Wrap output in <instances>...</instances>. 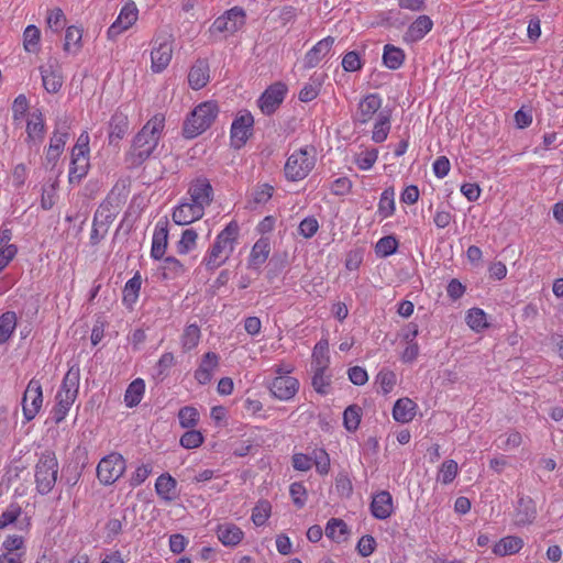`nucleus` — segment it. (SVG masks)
<instances>
[{
	"instance_id": "1",
	"label": "nucleus",
	"mask_w": 563,
	"mask_h": 563,
	"mask_svg": "<svg viewBox=\"0 0 563 563\" xmlns=\"http://www.w3.org/2000/svg\"><path fill=\"white\" fill-rule=\"evenodd\" d=\"M165 126V117L157 113L152 117L134 136L132 146L126 154V162L132 167L143 164L158 145Z\"/></svg>"
},
{
	"instance_id": "2",
	"label": "nucleus",
	"mask_w": 563,
	"mask_h": 563,
	"mask_svg": "<svg viewBox=\"0 0 563 563\" xmlns=\"http://www.w3.org/2000/svg\"><path fill=\"white\" fill-rule=\"evenodd\" d=\"M240 233L238 222L231 221L218 235L203 262L210 269L224 264L234 251Z\"/></svg>"
},
{
	"instance_id": "3",
	"label": "nucleus",
	"mask_w": 563,
	"mask_h": 563,
	"mask_svg": "<svg viewBox=\"0 0 563 563\" xmlns=\"http://www.w3.org/2000/svg\"><path fill=\"white\" fill-rule=\"evenodd\" d=\"M58 461L52 450L43 451L34 467V478L36 492L41 495L49 494L57 482Z\"/></svg>"
},
{
	"instance_id": "4",
	"label": "nucleus",
	"mask_w": 563,
	"mask_h": 563,
	"mask_svg": "<svg viewBox=\"0 0 563 563\" xmlns=\"http://www.w3.org/2000/svg\"><path fill=\"white\" fill-rule=\"evenodd\" d=\"M219 113L214 101H205L198 104L187 117L183 126V135L194 139L211 126Z\"/></svg>"
},
{
	"instance_id": "5",
	"label": "nucleus",
	"mask_w": 563,
	"mask_h": 563,
	"mask_svg": "<svg viewBox=\"0 0 563 563\" xmlns=\"http://www.w3.org/2000/svg\"><path fill=\"white\" fill-rule=\"evenodd\" d=\"M314 152L313 147H302L290 154L284 167L286 178L291 181L306 178L314 168Z\"/></svg>"
},
{
	"instance_id": "6",
	"label": "nucleus",
	"mask_w": 563,
	"mask_h": 563,
	"mask_svg": "<svg viewBox=\"0 0 563 563\" xmlns=\"http://www.w3.org/2000/svg\"><path fill=\"white\" fill-rule=\"evenodd\" d=\"M173 56V40L167 32H158L153 38L151 52V69L153 73H162L170 63Z\"/></svg>"
},
{
	"instance_id": "7",
	"label": "nucleus",
	"mask_w": 563,
	"mask_h": 563,
	"mask_svg": "<svg viewBox=\"0 0 563 563\" xmlns=\"http://www.w3.org/2000/svg\"><path fill=\"white\" fill-rule=\"evenodd\" d=\"M89 148L88 135L81 134L71 151V162L69 166V183H79L89 169Z\"/></svg>"
},
{
	"instance_id": "8",
	"label": "nucleus",
	"mask_w": 563,
	"mask_h": 563,
	"mask_svg": "<svg viewBox=\"0 0 563 563\" xmlns=\"http://www.w3.org/2000/svg\"><path fill=\"white\" fill-rule=\"evenodd\" d=\"M126 463L119 453H111L102 457L97 466V476L101 484L112 485L125 472Z\"/></svg>"
},
{
	"instance_id": "9",
	"label": "nucleus",
	"mask_w": 563,
	"mask_h": 563,
	"mask_svg": "<svg viewBox=\"0 0 563 563\" xmlns=\"http://www.w3.org/2000/svg\"><path fill=\"white\" fill-rule=\"evenodd\" d=\"M43 405V391L41 382L32 378L22 398V411L25 422L32 421L40 412Z\"/></svg>"
},
{
	"instance_id": "10",
	"label": "nucleus",
	"mask_w": 563,
	"mask_h": 563,
	"mask_svg": "<svg viewBox=\"0 0 563 563\" xmlns=\"http://www.w3.org/2000/svg\"><path fill=\"white\" fill-rule=\"evenodd\" d=\"M287 90V86L282 81H277L266 88L257 100L261 111L266 115L273 114L283 103Z\"/></svg>"
},
{
	"instance_id": "11",
	"label": "nucleus",
	"mask_w": 563,
	"mask_h": 563,
	"mask_svg": "<svg viewBox=\"0 0 563 563\" xmlns=\"http://www.w3.org/2000/svg\"><path fill=\"white\" fill-rule=\"evenodd\" d=\"M245 24V12L239 7H234L218 16L211 25V31L218 33L233 34Z\"/></svg>"
},
{
	"instance_id": "12",
	"label": "nucleus",
	"mask_w": 563,
	"mask_h": 563,
	"mask_svg": "<svg viewBox=\"0 0 563 563\" xmlns=\"http://www.w3.org/2000/svg\"><path fill=\"white\" fill-rule=\"evenodd\" d=\"M113 219L114 217L110 211L109 203H101L93 217L92 229L89 239L91 245H98L104 239L108 233L109 225L112 223Z\"/></svg>"
},
{
	"instance_id": "13",
	"label": "nucleus",
	"mask_w": 563,
	"mask_h": 563,
	"mask_svg": "<svg viewBox=\"0 0 563 563\" xmlns=\"http://www.w3.org/2000/svg\"><path fill=\"white\" fill-rule=\"evenodd\" d=\"M80 380V369L78 365H73L67 371L59 390L56 394V400L63 399L66 405H71L77 398Z\"/></svg>"
},
{
	"instance_id": "14",
	"label": "nucleus",
	"mask_w": 563,
	"mask_h": 563,
	"mask_svg": "<svg viewBox=\"0 0 563 563\" xmlns=\"http://www.w3.org/2000/svg\"><path fill=\"white\" fill-rule=\"evenodd\" d=\"M189 200L199 206L201 209H206L213 201V188L206 177H197L194 179L188 187Z\"/></svg>"
},
{
	"instance_id": "15",
	"label": "nucleus",
	"mask_w": 563,
	"mask_h": 563,
	"mask_svg": "<svg viewBox=\"0 0 563 563\" xmlns=\"http://www.w3.org/2000/svg\"><path fill=\"white\" fill-rule=\"evenodd\" d=\"M254 118L249 111L240 112L231 125V140L235 147H241L252 135Z\"/></svg>"
},
{
	"instance_id": "16",
	"label": "nucleus",
	"mask_w": 563,
	"mask_h": 563,
	"mask_svg": "<svg viewBox=\"0 0 563 563\" xmlns=\"http://www.w3.org/2000/svg\"><path fill=\"white\" fill-rule=\"evenodd\" d=\"M137 8L134 2H128L121 9L117 20L108 29L109 40H115L122 32L131 27L137 20Z\"/></svg>"
},
{
	"instance_id": "17",
	"label": "nucleus",
	"mask_w": 563,
	"mask_h": 563,
	"mask_svg": "<svg viewBox=\"0 0 563 563\" xmlns=\"http://www.w3.org/2000/svg\"><path fill=\"white\" fill-rule=\"evenodd\" d=\"M299 380L292 376H276L268 388L272 396L278 400L287 401L292 399L299 390Z\"/></svg>"
},
{
	"instance_id": "18",
	"label": "nucleus",
	"mask_w": 563,
	"mask_h": 563,
	"mask_svg": "<svg viewBox=\"0 0 563 563\" xmlns=\"http://www.w3.org/2000/svg\"><path fill=\"white\" fill-rule=\"evenodd\" d=\"M383 100L377 93H369L362 98L357 104L356 112L354 114L355 122L361 124L368 123L374 114L382 108Z\"/></svg>"
},
{
	"instance_id": "19",
	"label": "nucleus",
	"mask_w": 563,
	"mask_h": 563,
	"mask_svg": "<svg viewBox=\"0 0 563 563\" xmlns=\"http://www.w3.org/2000/svg\"><path fill=\"white\" fill-rule=\"evenodd\" d=\"M205 210L192 201H184L175 207L173 221L178 225H187L203 217Z\"/></svg>"
},
{
	"instance_id": "20",
	"label": "nucleus",
	"mask_w": 563,
	"mask_h": 563,
	"mask_svg": "<svg viewBox=\"0 0 563 563\" xmlns=\"http://www.w3.org/2000/svg\"><path fill=\"white\" fill-rule=\"evenodd\" d=\"M371 514L374 518L385 520L394 511L393 496L387 490H380L373 496L371 503Z\"/></svg>"
},
{
	"instance_id": "21",
	"label": "nucleus",
	"mask_w": 563,
	"mask_h": 563,
	"mask_svg": "<svg viewBox=\"0 0 563 563\" xmlns=\"http://www.w3.org/2000/svg\"><path fill=\"white\" fill-rule=\"evenodd\" d=\"M334 41V37L327 36L309 49L303 58L305 68L310 69L318 66L319 63L330 53Z\"/></svg>"
},
{
	"instance_id": "22",
	"label": "nucleus",
	"mask_w": 563,
	"mask_h": 563,
	"mask_svg": "<svg viewBox=\"0 0 563 563\" xmlns=\"http://www.w3.org/2000/svg\"><path fill=\"white\" fill-rule=\"evenodd\" d=\"M537 518V507L534 500L529 496H519L516 510L515 523L517 526H527Z\"/></svg>"
},
{
	"instance_id": "23",
	"label": "nucleus",
	"mask_w": 563,
	"mask_h": 563,
	"mask_svg": "<svg viewBox=\"0 0 563 563\" xmlns=\"http://www.w3.org/2000/svg\"><path fill=\"white\" fill-rule=\"evenodd\" d=\"M219 366V356L214 352H207L198 368L195 371V378L200 385L211 382L214 369Z\"/></svg>"
},
{
	"instance_id": "24",
	"label": "nucleus",
	"mask_w": 563,
	"mask_h": 563,
	"mask_svg": "<svg viewBox=\"0 0 563 563\" xmlns=\"http://www.w3.org/2000/svg\"><path fill=\"white\" fill-rule=\"evenodd\" d=\"M433 27V22L428 15H419L407 29L404 40L416 43L422 40Z\"/></svg>"
},
{
	"instance_id": "25",
	"label": "nucleus",
	"mask_w": 563,
	"mask_h": 563,
	"mask_svg": "<svg viewBox=\"0 0 563 563\" xmlns=\"http://www.w3.org/2000/svg\"><path fill=\"white\" fill-rule=\"evenodd\" d=\"M27 143L41 144L45 136V121L43 114L40 111L31 113L30 119L26 123Z\"/></svg>"
},
{
	"instance_id": "26",
	"label": "nucleus",
	"mask_w": 563,
	"mask_h": 563,
	"mask_svg": "<svg viewBox=\"0 0 563 563\" xmlns=\"http://www.w3.org/2000/svg\"><path fill=\"white\" fill-rule=\"evenodd\" d=\"M168 241V229L166 222H158L155 227L153 239H152V247H151V256L154 260L163 258Z\"/></svg>"
},
{
	"instance_id": "27",
	"label": "nucleus",
	"mask_w": 563,
	"mask_h": 563,
	"mask_svg": "<svg viewBox=\"0 0 563 563\" xmlns=\"http://www.w3.org/2000/svg\"><path fill=\"white\" fill-rule=\"evenodd\" d=\"M217 536L223 545L235 547L243 540L244 532L236 525L228 522L218 526Z\"/></svg>"
},
{
	"instance_id": "28",
	"label": "nucleus",
	"mask_w": 563,
	"mask_h": 563,
	"mask_svg": "<svg viewBox=\"0 0 563 563\" xmlns=\"http://www.w3.org/2000/svg\"><path fill=\"white\" fill-rule=\"evenodd\" d=\"M177 482L168 473L162 474L156 478L155 492L165 501H172L177 497Z\"/></svg>"
},
{
	"instance_id": "29",
	"label": "nucleus",
	"mask_w": 563,
	"mask_h": 563,
	"mask_svg": "<svg viewBox=\"0 0 563 563\" xmlns=\"http://www.w3.org/2000/svg\"><path fill=\"white\" fill-rule=\"evenodd\" d=\"M40 73L44 89L49 93H56L63 86L62 74L53 67V65H44L40 67Z\"/></svg>"
},
{
	"instance_id": "30",
	"label": "nucleus",
	"mask_w": 563,
	"mask_h": 563,
	"mask_svg": "<svg viewBox=\"0 0 563 563\" xmlns=\"http://www.w3.org/2000/svg\"><path fill=\"white\" fill-rule=\"evenodd\" d=\"M129 131V119L122 112H115L109 123L110 144L122 140Z\"/></svg>"
},
{
	"instance_id": "31",
	"label": "nucleus",
	"mask_w": 563,
	"mask_h": 563,
	"mask_svg": "<svg viewBox=\"0 0 563 563\" xmlns=\"http://www.w3.org/2000/svg\"><path fill=\"white\" fill-rule=\"evenodd\" d=\"M271 245L268 239H258L252 247L249 267L258 269L268 258Z\"/></svg>"
},
{
	"instance_id": "32",
	"label": "nucleus",
	"mask_w": 563,
	"mask_h": 563,
	"mask_svg": "<svg viewBox=\"0 0 563 563\" xmlns=\"http://www.w3.org/2000/svg\"><path fill=\"white\" fill-rule=\"evenodd\" d=\"M209 81V66L206 60H198L189 70L188 82L195 90L201 89Z\"/></svg>"
},
{
	"instance_id": "33",
	"label": "nucleus",
	"mask_w": 563,
	"mask_h": 563,
	"mask_svg": "<svg viewBox=\"0 0 563 563\" xmlns=\"http://www.w3.org/2000/svg\"><path fill=\"white\" fill-rule=\"evenodd\" d=\"M417 405L409 398L398 399L393 408V417L401 423L410 422L416 416Z\"/></svg>"
},
{
	"instance_id": "34",
	"label": "nucleus",
	"mask_w": 563,
	"mask_h": 563,
	"mask_svg": "<svg viewBox=\"0 0 563 563\" xmlns=\"http://www.w3.org/2000/svg\"><path fill=\"white\" fill-rule=\"evenodd\" d=\"M523 547V540L517 536H508L500 539L493 548V552L498 556L512 555L518 553Z\"/></svg>"
},
{
	"instance_id": "35",
	"label": "nucleus",
	"mask_w": 563,
	"mask_h": 563,
	"mask_svg": "<svg viewBox=\"0 0 563 563\" xmlns=\"http://www.w3.org/2000/svg\"><path fill=\"white\" fill-rule=\"evenodd\" d=\"M390 111L383 110L378 112L377 120L374 124L373 133H372V140L375 143H382L384 142L388 133L390 131Z\"/></svg>"
},
{
	"instance_id": "36",
	"label": "nucleus",
	"mask_w": 563,
	"mask_h": 563,
	"mask_svg": "<svg viewBox=\"0 0 563 563\" xmlns=\"http://www.w3.org/2000/svg\"><path fill=\"white\" fill-rule=\"evenodd\" d=\"M142 285V278L139 272L130 278L123 288L122 301L128 308H132L139 299L140 290Z\"/></svg>"
},
{
	"instance_id": "37",
	"label": "nucleus",
	"mask_w": 563,
	"mask_h": 563,
	"mask_svg": "<svg viewBox=\"0 0 563 563\" xmlns=\"http://www.w3.org/2000/svg\"><path fill=\"white\" fill-rule=\"evenodd\" d=\"M328 366L324 361L318 362V366H313L312 387L320 395H327L331 385V377L325 374Z\"/></svg>"
},
{
	"instance_id": "38",
	"label": "nucleus",
	"mask_w": 563,
	"mask_h": 563,
	"mask_svg": "<svg viewBox=\"0 0 563 563\" xmlns=\"http://www.w3.org/2000/svg\"><path fill=\"white\" fill-rule=\"evenodd\" d=\"M325 536L334 542H343L350 533L347 525L339 518H331L324 529Z\"/></svg>"
},
{
	"instance_id": "39",
	"label": "nucleus",
	"mask_w": 563,
	"mask_h": 563,
	"mask_svg": "<svg viewBox=\"0 0 563 563\" xmlns=\"http://www.w3.org/2000/svg\"><path fill=\"white\" fill-rule=\"evenodd\" d=\"M81 29L75 25L68 26L65 33V41L63 45L64 52L70 55H76L81 48Z\"/></svg>"
},
{
	"instance_id": "40",
	"label": "nucleus",
	"mask_w": 563,
	"mask_h": 563,
	"mask_svg": "<svg viewBox=\"0 0 563 563\" xmlns=\"http://www.w3.org/2000/svg\"><path fill=\"white\" fill-rule=\"evenodd\" d=\"M145 383L142 378L134 379L126 388L124 394V402L126 407L133 408L137 406L144 395Z\"/></svg>"
},
{
	"instance_id": "41",
	"label": "nucleus",
	"mask_w": 563,
	"mask_h": 563,
	"mask_svg": "<svg viewBox=\"0 0 563 563\" xmlns=\"http://www.w3.org/2000/svg\"><path fill=\"white\" fill-rule=\"evenodd\" d=\"M405 62V53L401 48L391 44L384 47L383 63L389 69H398Z\"/></svg>"
},
{
	"instance_id": "42",
	"label": "nucleus",
	"mask_w": 563,
	"mask_h": 563,
	"mask_svg": "<svg viewBox=\"0 0 563 563\" xmlns=\"http://www.w3.org/2000/svg\"><path fill=\"white\" fill-rule=\"evenodd\" d=\"M323 76L316 74L310 77L309 82H307L302 89L299 91L298 98L301 102H309L316 99L320 92V88L322 85Z\"/></svg>"
},
{
	"instance_id": "43",
	"label": "nucleus",
	"mask_w": 563,
	"mask_h": 563,
	"mask_svg": "<svg viewBox=\"0 0 563 563\" xmlns=\"http://www.w3.org/2000/svg\"><path fill=\"white\" fill-rule=\"evenodd\" d=\"M395 212V191L393 187L386 188L378 202V213L383 219L389 218Z\"/></svg>"
},
{
	"instance_id": "44",
	"label": "nucleus",
	"mask_w": 563,
	"mask_h": 563,
	"mask_svg": "<svg viewBox=\"0 0 563 563\" xmlns=\"http://www.w3.org/2000/svg\"><path fill=\"white\" fill-rule=\"evenodd\" d=\"M16 325V314L7 311L0 316V344L5 343L12 335Z\"/></svg>"
},
{
	"instance_id": "45",
	"label": "nucleus",
	"mask_w": 563,
	"mask_h": 563,
	"mask_svg": "<svg viewBox=\"0 0 563 563\" xmlns=\"http://www.w3.org/2000/svg\"><path fill=\"white\" fill-rule=\"evenodd\" d=\"M41 31L35 25H27L23 32V46L29 53H36L40 48Z\"/></svg>"
},
{
	"instance_id": "46",
	"label": "nucleus",
	"mask_w": 563,
	"mask_h": 563,
	"mask_svg": "<svg viewBox=\"0 0 563 563\" xmlns=\"http://www.w3.org/2000/svg\"><path fill=\"white\" fill-rule=\"evenodd\" d=\"M200 329L197 324H189L181 334V347L185 352L195 349L200 341Z\"/></svg>"
},
{
	"instance_id": "47",
	"label": "nucleus",
	"mask_w": 563,
	"mask_h": 563,
	"mask_svg": "<svg viewBox=\"0 0 563 563\" xmlns=\"http://www.w3.org/2000/svg\"><path fill=\"white\" fill-rule=\"evenodd\" d=\"M466 323L474 331H481L488 327L487 316L483 309L472 308L466 316Z\"/></svg>"
},
{
	"instance_id": "48",
	"label": "nucleus",
	"mask_w": 563,
	"mask_h": 563,
	"mask_svg": "<svg viewBox=\"0 0 563 563\" xmlns=\"http://www.w3.org/2000/svg\"><path fill=\"white\" fill-rule=\"evenodd\" d=\"M398 240L394 235L383 236L375 245V252L379 257H387L397 252Z\"/></svg>"
},
{
	"instance_id": "49",
	"label": "nucleus",
	"mask_w": 563,
	"mask_h": 563,
	"mask_svg": "<svg viewBox=\"0 0 563 563\" xmlns=\"http://www.w3.org/2000/svg\"><path fill=\"white\" fill-rule=\"evenodd\" d=\"M362 409L357 405L349 406L343 412V423L347 431L357 430L361 422Z\"/></svg>"
},
{
	"instance_id": "50",
	"label": "nucleus",
	"mask_w": 563,
	"mask_h": 563,
	"mask_svg": "<svg viewBox=\"0 0 563 563\" xmlns=\"http://www.w3.org/2000/svg\"><path fill=\"white\" fill-rule=\"evenodd\" d=\"M68 135L69 134L67 125L65 123L57 124L53 132V135L49 139L48 147L63 153L65 144L68 140Z\"/></svg>"
},
{
	"instance_id": "51",
	"label": "nucleus",
	"mask_w": 563,
	"mask_h": 563,
	"mask_svg": "<svg viewBox=\"0 0 563 563\" xmlns=\"http://www.w3.org/2000/svg\"><path fill=\"white\" fill-rule=\"evenodd\" d=\"M198 234L194 229H186L177 243L178 254H187L197 245Z\"/></svg>"
},
{
	"instance_id": "52",
	"label": "nucleus",
	"mask_w": 563,
	"mask_h": 563,
	"mask_svg": "<svg viewBox=\"0 0 563 563\" xmlns=\"http://www.w3.org/2000/svg\"><path fill=\"white\" fill-rule=\"evenodd\" d=\"M457 463L454 460H446L442 463L439 470L438 481L444 485H448L454 481L457 475Z\"/></svg>"
},
{
	"instance_id": "53",
	"label": "nucleus",
	"mask_w": 563,
	"mask_h": 563,
	"mask_svg": "<svg viewBox=\"0 0 563 563\" xmlns=\"http://www.w3.org/2000/svg\"><path fill=\"white\" fill-rule=\"evenodd\" d=\"M199 412L195 407H183L178 412V420L181 428L189 429L198 423Z\"/></svg>"
},
{
	"instance_id": "54",
	"label": "nucleus",
	"mask_w": 563,
	"mask_h": 563,
	"mask_svg": "<svg viewBox=\"0 0 563 563\" xmlns=\"http://www.w3.org/2000/svg\"><path fill=\"white\" fill-rule=\"evenodd\" d=\"M312 465L316 466L317 472L321 475H325L330 471V457L323 449H314L312 451Z\"/></svg>"
},
{
	"instance_id": "55",
	"label": "nucleus",
	"mask_w": 563,
	"mask_h": 563,
	"mask_svg": "<svg viewBox=\"0 0 563 563\" xmlns=\"http://www.w3.org/2000/svg\"><path fill=\"white\" fill-rule=\"evenodd\" d=\"M289 494H290L294 505L298 509H301L305 507V505L307 503V498H308V493L301 482L292 483L289 487Z\"/></svg>"
},
{
	"instance_id": "56",
	"label": "nucleus",
	"mask_w": 563,
	"mask_h": 563,
	"mask_svg": "<svg viewBox=\"0 0 563 563\" xmlns=\"http://www.w3.org/2000/svg\"><path fill=\"white\" fill-rule=\"evenodd\" d=\"M163 269L165 278H175L185 273L184 265L174 256H168L164 260Z\"/></svg>"
},
{
	"instance_id": "57",
	"label": "nucleus",
	"mask_w": 563,
	"mask_h": 563,
	"mask_svg": "<svg viewBox=\"0 0 563 563\" xmlns=\"http://www.w3.org/2000/svg\"><path fill=\"white\" fill-rule=\"evenodd\" d=\"M66 22V16L62 9L54 8L47 12L46 23L53 32H59Z\"/></svg>"
},
{
	"instance_id": "58",
	"label": "nucleus",
	"mask_w": 563,
	"mask_h": 563,
	"mask_svg": "<svg viewBox=\"0 0 563 563\" xmlns=\"http://www.w3.org/2000/svg\"><path fill=\"white\" fill-rule=\"evenodd\" d=\"M378 158V151L376 148L366 150L358 154L355 158L357 167L362 170L371 169Z\"/></svg>"
},
{
	"instance_id": "59",
	"label": "nucleus",
	"mask_w": 563,
	"mask_h": 563,
	"mask_svg": "<svg viewBox=\"0 0 563 563\" xmlns=\"http://www.w3.org/2000/svg\"><path fill=\"white\" fill-rule=\"evenodd\" d=\"M271 515V505L268 501H261L257 506L254 507L252 511V521L255 526H263Z\"/></svg>"
},
{
	"instance_id": "60",
	"label": "nucleus",
	"mask_w": 563,
	"mask_h": 563,
	"mask_svg": "<svg viewBox=\"0 0 563 563\" xmlns=\"http://www.w3.org/2000/svg\"><path fill=\"white\" fill-rule=\"evenodd\" d=\"M318 230L319 222L313 216L302 219L298 225V233L305 239L312 238Z\"/></svg>"
},
{
	"instance_id": "61",
	"label": "nucleus",
	"mask_w": 563,
	"mask_h": 563,
	"mask_svg": "<svg viewBox=\"0 0 563 563\" xmlns=\"http://www.w3.org/2000/svg\"><path fill=\"white\" fill-rule=\"evenodd\" d=\"M384 394H389L396 385V374L389 369H382L376 377Z\"/></svg>"
},
{
	"instance_id": "62",
	"label": "nucleus",
	"mask_w": 563,
	"mask_h": 563,
	"mask_svg": "<svg viewBox=\"0 0 563 563\" xmlns=\"http://www.w3.org/2000/svg\"><path fill=\"white\" fill-rule=\"evenodd\" d=\"M202 443L203 435L197 430H188L180 438V445L185 449H196Z\"/></svg>"
},
{
	"instance_id": "63",
	"label": "nucleus",
	"mask_w": 563,
	"mask_h": 563,
	"mask_svg": "<svg viewBox=\"0 0 563 563\" xmlns=\"http://www.w3.org/2000/svg\"><path fill=\"white\" fill-rule=\"evenodd\" d=\"M22 509L18 504H11L0 516V529L13 523L21 515Z\"/></svg>"
},
{
	"instance_id": "64",
	"label": "nucleus",
	"mask_w": 563,
	"mask_h": 563,
	"mask_svg": "<svg viewBox=\"0 0 563 563\" xmlns=\"http://www.w3.org/2000/svg\"><path fill=\"white\" fill-rule=\"evenodd\" d=\"M335 489L342 497L349 498L353 493V485L347 474L340 473L335 478Z\"/></svg>"
}]
</instances>
